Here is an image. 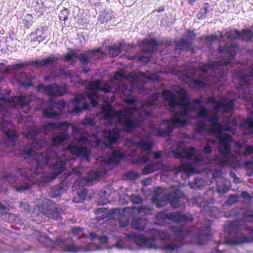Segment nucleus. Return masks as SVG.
Listing matches in <instances>:
<instances>
[{"label": "nucleus", "instance_id": "17", "mask_svg": "<svg viewBox=\"0 0 253 253\" xmlns=\"http://www.w3.org/2000/svg\"><path fill=\"white\" fill-rule=\"evenodd\" d=\"M75 72L71 70L66 71V68L63 65H59L58 67L53 69L48 76L44 77V80L50 82L52 79L65 76L66 77L72 78L75 76Z\"/></svg>", "mask_w": 253, "mask_h": 253}, {"label": "nucleus", "instance_id": "15", "mask_svg": "<svg viewBox=\"0 0 253 253\" xmlns=\"http://www.w3.org/2000/svg\"><path fill=\"white\" fill-rule=\"evenodd\" d=\"M39 91H43L45 94L51 97L62 96L66 93V88L65 86H61L57 84L44 85L40 84L38 86Z\"/></svg>", "mask_w": 253, "mask_h": 253}, {"label": "nucleus", "instance_id": "56", "mask_svg": "<svg viewBox=\"0 0 253 253\" xmlns=\"http://www.w3.org/2000/svg\"><path fill=\"white\" fill-rule=\"evenodd\" d=\"M28 250V249H23L21 248H14L12 251L13 253H23L24 251Z\"/></svg>", "mask_w": 253, "mask_h": 253}, {"label": "nucleus", "instance_id": "44", "mask_svg": "<svg viewBox=\"0 0 253 253\" xmlns=\"http://www.w3.org/2000/svg\"><path fill=\"white\" fill-rule=\"evenodd\" d=\"M71 233L75 236H79L83 234V228L78 226H74L72 228Z\"/></svg>", "mask_w": 253, "mask_h": 253}, {"label": "nucleus", "instance_id": "7", "mask_svg": "<svg viewBox=\"0 0 253 253\" xmlns=\"http://www.w3.org/2000/svg\"><path fill=\"white\" fill-rule=\"evenodd\" d=\"M203 72V80H196L195 86L199 88L205 87L210 84H216L220 81L221 78V60L212 61L205 64L201 67Z\"/></svg>", "mask_w": 253, "mask_h": 253}, {"label": "nucleus", "instance_id": "62", "mask_svg": "<svg viewBox=\"0 0 253 253\" xmlns=\"http://www.w3.org/2000/svg\"><path fill=\"white\" fill-rule=\"evenodd\" d=\"M3 81V74L1 69L0 68V83Z\"/></svg>", "mask_w": 253, "mask_h": 253}, {"label": "nucleus", "instance_id": "9", "mask_svg": "<svg viewBox=\"0 0 253 253\" xmlns=\"http://www.w3.org/2000/svg\"><path fill=\"white\" fill-rule=\"evenodd\" d=\"M32 65L31 61L20 62L12 65L6 66L4 69L0 68L3 74V79L5 74H10L13 75L12 81L17 83L22 86H30L32 85V82L30 75L26 72H21L18 73L20 70Z\"/></svg>", "mask_w": 253, "mask_h": 253}, {"label": "nucleus", "instance_id": "4", "mask_svg": "<svg viewBox=\"0 0 253 253\" xmlns=\"http://www.w3.org/2000/svg\"><path fill=\"white\" fill-rule=\"evenodd\" d=\"M32 101L31 97L25 94L9 98L5 96L0 98V130L9 140L8 146L15 145L14 141L17 137L10 119L13 111L22 110L23 112L27 113L31 109L30 104Z\"/></svg>", "mask_w": 253, "mask_h": 253}, {"label": "nucleus", "instance_id": "48", "mask_svg": "<svg viewBox=\"0 0 253 253\" xmlns=\"http://www.w3.org/2000/svg\"><path fill=\"white\" fill-rule=\"evenodd\" d=\"M112 247H115L118 250H123L125 249L124 241L122 240H118L115 244L112 246Z\"/></svg>", "mask_w": 253, "mask_h": 253}, {"label": "nucleus", "instance_id": "63", "mask_svg": "<svg viewBox=\"0 0 253 253\" xmlns=\"http://www.w3.org/2000/svg\"><path fill=\"white\" fill-rule=\"evenodd\" d=\"M197 0H188V2L190 5H193Z\"/></svg>", "mask_w": 253, "mask_h": 253}, {"label": "nucleus", "instance_id": "46", "mask_svg": "<svg viewBox=\"0 0 253 253\" xmlns=\"http://www.w3.org/2000/svg\"><path fill=\"white\" fill-rule=\"evenodd\" d=\"M9 211V208L6 206L3 205L0 202V216L2 218V216L6 213L7 211Z\"/></svg>", "mask_w": 253, "mask_h": 253}, {"label": "nucleus", "instance_id": "21", "mask_svg": "<svg viewBox=\"0 0 253 253\" xmlns=\"http://www.w3.org/2000/svg\"><path fill=\"white\" fill-rule=\"evenodd\" d=\"M158 45L159 43L156 40L145 39L141 42V50L142 52L152 54L157 50Z\"/></svg>", "mask_w": 253, "mask_h": 253}, {"label": "nucleus", "instance_id": "60", "mask_svg": "<svg viewBox=\"0 0 253 253\" xmlns=\"http://www.w3.org/2000/svg\"><path fill=\"white\" fill-rule=\"evenodd\" d=\"M129 177L132 179L137 178L139 177V175L137 173H132L130 174Z\"/></svg>", "mask_w": 253, "mask_h": 253}, {"label": "nucleus", "instance_id": "53", "mask_svg": "<svg viewBox=\"0 0 253 253\" xmlns=\"http://www.w3.org/2000/svg\"><path fill=\"white\" fill-rule=\"evenodd\" d=\"M119 223L120 226L124 227L128 225L129 221L127 219L123 220L122 219H120L119 221Z\"/></svg>", "mask_w": 253, "mask_h": 253}, {"label": "nucleus", "instance_id": "41", "mask_svg": "<svg viewBox=\"0 0 253 253\" xmlns=\"http://www.w3.org/2000/svg\"><path fill=\"white\" fill-rule=\"evenodd\" d=\"M133 58L145 63H148L151 60L150 56L141 55L140 54L134 56Z\"/></svg>", "mask_w": 253, "mask_h": 253}, {"label": "nucleus", "instance_id": "55", "mask_svg": "<svg viewBox=\"0 0 253 253\" xmlns=\"http://www.w3.org/2000/svg\"><path fill=\"white\" fill-rule=\"evenodd\" d=\"M206 39L208 42H214L217 40V37L216 36L211 35L208 36Z\"/></svg>", "mask_w": 253, "mask_h": 253}, {"label": "nucleus", "instance_id": "38", "mask_svg": "<svg viewBox=\"0 0 253 253\" xmlns=\"http://www.w3.org/2000/svg\"><path fill=\"white\" fill-rule=\"evenodd\" d=\"M129 199L130 201L134 204H140L142 201L143 199L141 196V195L138 194H131L129 197Z\"/></svg>", "mask_w": 253, "mask_h": 253}, {"label": "nucleus", "instance_id": "64", "mask_svg": "<svg viewBox=\"0 0 253 253\" xmlns=\"http://www.w3.org/2000/svg\"><path fill=\"white\" fill-rule=\"evenodd\" d=\"M216 189L218 193H220L221 192V188L218 185H217Z\"/></svg>", "mask_w": 253, "mask_h": 253}, {"label": "nucleus", "instance_id": "11", "mask_svg": "<svg viewBox=\"0 0 253 253\" xmlns=\"http://www.w3.org/2000/svg\"><path fill=\"white\" fill-rule=\"evenodd\" d=\"M40 209L42 214L55 220L60 219L63 212L56 204L47 199L42 201Z\"/></svg>", "mask_w": 253, "mask_h": 253}, {"label": "nucleus", "instance_id": "16", "mask_svg": "<svg viewBox=\"0 0 253 253\" xmlns=\"http://www.w3.org/2000/svg\"><path fill=\"white\" fill-rule=\"evenodd\" d=\"M226 36L230 40H240L243 41H249L251 40L253 37V33L251 29H243L241 31L238 29L234 30L227 31L226 33Z\"/></svg>", "mask_w": 253, "mask_h": 253}, {"label": "nucleus", "instance_id": "34", "mask_svg": "<svg viewBox=\"0 0 253 253\" xmlns=\"http://www.w3.org/2000/svg\"><path fill=\"white\" fill-rule=\"evenodd\" d=\"M94 213L96 215L102 214L100 216H98L99 220H103L108 217V210L106 208L100 207L94 210Z\"/></svg>", "mask_w": 253, "mask_h": 253}, {"label": "nucleus", "instance_id": "52", "mask_svg": "<svg viewBox=\"0 0 253 253\" xmlns=\"http://www.w3.org/2000/svg\"><path fill=\"white\" fill-rule=\"evenodd\" d=\"M226 153H231V143H223V154Z\"/></svg>", "mask_w": 253, "mask_h": 253}, {"label": "nucleus", "instance_id": "43", "mask_svg": "<svg viewBox=\"0 0 253 253\" xmlns=\"http://www.w3.org/2000/svg\"><path fill=\"white\" fill-rule=\"evenodd\" d=\"M82 124L85 126L92 127V125L94 124V120L93 118L86 117L83 121Z\"/></svg>", "mask_w": 253, "mask_h": 253}, {"label": "nucleus", "instance_id": "29", "mask_svg": "<svg viewBox=\"0 0 253 253\" xmlns=\"http://www.w3.org/2000/svg\"><path fill=\"white\" fill-rule=\"evenodd\" d=\"M241 126L246 127L249 133H253V113L243 120Z\"/></svg>", "mask_w": 253, "mask_h": 253}, {"label": "nucleus", "instance_id": "22", "mask_svg": "<svg viewBox=\"0 0 253 253\" xmlns=\"http://www.w3.org/2000/svg\"><path fill=\"white\" fill-rule=\"evenodd\" d=\"M59 60L58 56L54 54L50 55L48 57L42 59H39L31 62L32 65L38 67H52L54 64Z\"/></svg>", "mask_w": 253, "mask_h": 253}, {"label": "nucleus", "instance_id": "61", "mask_svg": "<svg viewBox=\"0 0 253 253\" xmlns=\"http://www.w3.org/2000/svg\"><path fill=\"white\" fill-rule=\"evenodd\" d=\"M211 253H221V251L218 250L216 248H214L211 251Z\"/></svg>", "mask_w": 253, "mask_h": 253}, {"label": "nucleus", "instance_id": "30", "mask_svg": "<svg viewBox=\"0 0 253 253\" xmlns=\"http://www.w3.org/2000/svg\"><path fill=\"white\" fill-rule=\"evenodd\" d=\"M64 192V188L62 184L56 185L51 188L50 195L52 198H56L61 196Z\"/></svg>", "mask_w": 253, "mask_h": 253}, {"label": "nucleus", "instance_id": "28", "mask_svg": "<svg viewBox=\"0 0 253 253\" xmlns=\"http://www.w3.org/2000/svg\"><path fill=\"white\" fill-rule=\"evenodd\" d=\"M191 42L186 38L180 39L175 44V50H190Z\"/></svg>", "mask_w": 253, "mask_h": 253}, {"label": "nucleus", "instance_id": "39", "mask_svg": "<svg viewBox=\"0 0 253 253\" xmlns=\"http://www.w3.org/2000/svg\"><path fill=\"white\" fill-rule=\"evenodd\" d=\"M207 144L204 146L203 152L205 154H209L212 151L211 144L214 142V140L211 139H208L207 140Z\"/></svg>", "mask_w": 253, "mask_h": 253}, {"label": "nucleus", "instance_id": "32", "mask_svg": "<svg viewBox=\"0 0 253 253\" xmlns=\"http://www.w3.org/2000/svg\"><path fill=\"white\" fill-rule=\"evenodd\" d=\"M210 5L208 3H204L203 7L200 9V11L197 14V18L198 19H205L206 17L207 13L210 11Z\"/></svg>", "mask_w": 253, "mask_h": 253}, {"label": "nucleus", "instance_id": "13", "mask_svg": "<svg viewBox=\"0 0 253 253\" xmlns=\"http://www.w3.org/2000/svg\"><path fill=\"white\" fill-rule=\"evenodd\" d=\"M157 218L159 219L165 220L169 219L175 222H187L192 221L193 218L191 215H188L178 211L176 212L167 213L166 211H161L157 215Z\"/></svg>", "mask_w": 253, "mask_h": 253}, {"label": "nucleus", "instance_id": "8", "mask_svg": "<svg viewBox=\"0 0 253 253\" xmlns=\"http://www.w3.org/2000/svg\"><path fill=\"white\" fill-rule=\"evenodd\" d=\"M54 246H59L62 248L63 252L72 253H85L103 250L101 245L93 243L88 244L84 247H77L73 244V241L69 233H64L57 237L55 238Z\"/></svg>", "mask_w": 253, "mask_h": 253}, {"label": "nucleus", "instance_id": "3", "mask_svg": "<svg viewBox=\"0 0 253 253\" xmlns=\"http://www.w3.org/2000/svg\"><path fill=\"white\" fill-rule=\"evenodd\" d=\"M183 141L179 142L175 149L172 151V156L179 159L183 162L178 167L166 166L162 161H151L147 164L143 168V173L145 174L151 173L161 169L168 171H174L176 173L184 172L190 175L193 172L194 166L204 165L205 162L201 156H197L196 149L193 147L185 148Z\"/></svg>", "mask_w": 253, "mask_h": 253}, {"label": "nucleus", "instance_id": "10", "mask_svg": "<svg viewBox=\"0 0 253 253\" xmlns=\"http://www.w3.org/2000/svg\"><path fill=\"white\" fill-rule=\"evenodd\" d=\"M72 172L75 174L79 175L80 178L75 183L79 186L83 187L82 189L79 190L77 191V194L81 201L85 199L86 197L87 191L86 189L84 187L87 185H90L92 181L96 180L98 177H100L102 174L100 171H92L87 176L81 178V174L83 173V169L78 167H75L72 169Z\"/></svg>", "mask_w": 253, "mask_h": 253}, {"label": "nucleus", "instance_id": "14", "mask_svg": "<svg viewBox=\"0 0 253 253\" xmlns=\"http://www.w3.org/2000/svg\"><path fill=\"white\" fill-rule=\"evenodd\" d=\"M101 51L99 48L84 51L79 53L77 50V58L81 65L85 66L91 63L93 60H98L100 58L99 54Z\"/></svg>", "mask_w": 253, "mask_h": 253}, {"label": "nucleus", "instance_id": "27", "mask_svg": "<svg viewBox=\"0 0 253 253\" xmlns=\"http://www.w3.org/2000/svg\"><path fill=\"white\" fill-rule=\"evenodd\" d=\"M123 50V44L121 42H115L112 45L108 47V54L110 57L117 56Z\"/></svg>", "mask_w": 253, "mask_h": 253}, {"label": "nucleus", "instance_id": "1", "mask_svg": "<svg viewBox=\"0 0 253 253\" xmlns=\"http://www.w3.org/2000/svg\"><path fill=\"white\" fill-rule=\"evenodd\" d=\"M126 78L124 71L120 69L113 77V82H116L113 87L107 83H101L99 86L98 89L104 91L102 99L106 103H113L116 96H118L132 105L126 111H116L111 105L103 109L105 118L101 138L97 131L89 133L85 130L83 132L78 127L73 126L74 141L65 147L70 124L65 122L58 124V175L65 170L68 163L75 161L73 156L89 162L91 156L95 155L94 159L96 163H100L103 174L126 157L132 158V163L137 165L148 162L151 155L155 160L162 158L161 151H152L153 144L150 136L154 134L163 137L152 132L153 127L167 129L162 126V122L159 127L155 122V105L159 94L154 93L147 101L138 104L131 94L132 86L124 82Z\"/></svg>", "mask_w": 253, "mask_h": 253}, {"label": "nucleus", "instance_id": "40", "mask_svg": "<svg viewBox=\"0 0 253 253\" xmlns=\"http://www.w3.org/2000/svg\"><path fill=\"white\" fill-rule=\"evenodd\" d=\"M69 13V10L66 8H63L60 11L59 14V17L60 20L66 21L68 18V15Z\"/></svg>", "mask_w": 253, "mask_h": 253}, {"label": "nucleus", "instance_id": "47", "mask_svg": "<svg viewBox=\"0 0 253 253\" xmlns=\"http://www.w3.org/2000/svg\"><path fill=\"white\" fill-rule=\"evenodd\" d=\"M9 211V208L6 206L3 205L0 202V216L2 218V216L6 213L7 211Z\"/></svg>", "mask_w": 253, "mask_h": 253}, {"label": "nucleus", "instance_id": "57", "mask_svg": "<svg viewBox=\"0 0 253 253\" xmlns=\"http://www.w3.org/2000/svg\"><path fill=\"white\" fill-rule=\"evenodd\" d=\"M98 236L94 232H91L90 233V238L92 240H94L95 239H98Z\"/></svg>", "mask_w": 253, "mask_h": 253}, {"label": "nucleus", "instance_id": "26", "mask_svg": "<svg viewBox=\"0 0 253 253\" xmlns=\"http://www.w3.org/2000/svg\"><path fill=\"white\" fill-rule=\"evenodd\" d=\"M239 82L241 85H250L253 83V71L249 72L245 74L243 73H239Z\"/></svg>", "mask_w": 253, "mask_h": 253}, {"label": "nucleus", "instance_id": "20", "mask_svg": "<svg viewBox=\"0 0 253 253\" xmlns=\"http://www.w3.org/2000/svg\"><path fill=\"white\" fill-rule=\"evenodd\" d=\"M246 230L248 231L250 236L253 235V227H247ZM251 242H253V236L251 238H249L247 236L244 235V234L240 235L237 238L229 239L226 240V243L230 246L242 245V244L251 243Z\"/></svg>", "mask_w": 253, "mask_h": 253}, {"label": "nucleus", "instance_id": "31", "mask_svg": "<svg viewBox=\"0 0 253 253\" xmlns=\"http://www.w3.org/2000/svg\"><path fill=\"white\" fill-rule=\"evenodd\" d=\"M131 226L137 230H144L145 221L141 218H133L131 222Z\"/></svg>", "mask_w": 253, "mask_h": 253}, {"label": "nucleus", "instance_id": "19", "mask_svg": "<svg viewBox=\"0 0 253 253\" xmlns=\"http://www.w3.org/2000/svg\"><path fill=\"white\" fill-rule=\"evenodd\" d=\"M70 101L74 106L73 113H78L83 110H87L89 108V105L85 101V97L83 94H77Z\"/></svg>", "mask_w": 253, "mask_h": 253}, {"label": "nucleus", "instance_id": "12", "mask_svg": "<svg viewBox=\"0 0 253 253\" xmlns=\"http://www.w3.org/2000/svg\"><path fill=\"white\" fill-rule=\"evenodd\" d=\"M65 106L64 101L50 98L49 99V104L43 110V114L48 118H56L64 111Z\"/></svg>", "mask_w": 253, "mask_h": 253}, {"label": "nucleus", "instance_id": "54", "mask_svg": "<svg viewBox=\"0 0 253 253\" xmlns=\"http://www.w3.org/2000/svg\"><path fill=\"white\" fill-rule=\"evenodd\" d=\"M221 176V169H216L212 173V177L213 178H218Z\"/></svg>", "mask_w": 253, "mask_h": 253}, {"label": "nucleus", "instance_id": "25", "mask_svg": "<svg viewBox=\"0 0 253 253\" xmlns=\"http://www.w3.org/2000/svg\"><path fill=\"white\" fill-rule=\"evenodd\" d=\"M46 37L44 28L43 27L37 28L35 32L30 34L31 41L35 42L38 41L39 43L42 42Z\"/></svg>", "mask_w": 253, "mask_h": 253}, {"label": "nucleus", "instance_id": "2", "mask_svg": "<svg viewBox=\"0 0 253 253\" xmlns=\"http://www.w3.org/2000/svg\"><path fill=\"white\" fill-rule=\"evenodd\" d=\"M182 96L169 92L165 95V100L168 104L169 112L172 114L169 119L162 120V126L167 127L166 130L158 129L153 127L152 132L166 136L172 133L174 128L187 125L191 120L195 119L196 130L197 134L207 133L219 138L218 153L221 155V124L217 112L221 108V100H217L213 96L207 98V103L216 104L214 112H211L208 108L202 106L201 97L193 100L192 103L188 98L187 91L181 90Z\"/></svg>", "mask_w": 253, "mask_h": 253}, {"label": "nucleus", "instance_id": "45", "mask_svg": "<svg viewBox=\"0 0 253 253\" xmlns=\"http://www.w3.org/2000/svg\"><path fill=\"white\" fill-rule=\"evenodd\" d=\"M243 219L248 222H253V213L247 211L244 214Z\"/></svg>", "mask_w": 253, "mask_h": 253}, {"label": "nucleus", "instance_id": "36", "mask_svg": "<svg viewBox=\"0 0 253 253\" xmlns=\"http://www.w3.org/2000/svg\"><path fill=\"white\" fill-rule=\"evenodd\" d=\"M233 137L230 134H225V133L222 132V167L225 166V162L223 161L224 159V150H223V145L225 142L227 143H231L232 141Z\"/></svg>", "mask_w": 253, "mask_h": 253}, {"label": "nucleus", "instance_id": "37", "mask_svg": "<svg viewBox=\"0 0 253 253\" xmlns=\"http://www.w3.org/2000/svg\"><path fill=\"white\" fill-rule=\"evenodd\" d=\"M87 97L90 100L91 104L92 106L95 107L98 105L97 98H99V95L96 92H89L87 93Z\"/></svg>", "mask_w": 253, "mask_h": 253}, {"label": "nucleus", "instance_id": "58", "mask_svg": "<svg viewBox=\"0 0 253 253\" xmlns=\"http://www.w3.org/2000/svg\"><path fill=\"white\" fill-rule=\"evenodd\" d=\"M187 36L192 40L195 38V35L193 31H188Z\"/></svg>", "mask_w": 253, "mask_h": 253}, {"label": "nucleus", "instance_id": "5", "mask_svg": "<svg viewBox=\"0 0 253 253\" xmlns=\"http://www.w3.org/2000/svg\"><path fill=\"white\" fill-rule=\"evenodd\" d=\"M175 238H170L169 235L162 231L152 229L151 236L146 237L142 234H136L134 232L128 234V237L133 239L142 249H161L172 252L181 248L183 245L184 230L182 228L176 230Z\"/></svg>", "mask_w": 253, "mask_h": 253}, {"label": "nucleus", "instance_id": "50", "mask_svg": "<svg viewBox=\"0 0 253 253\" xmlns=\"http://www.w3.org/2000/svg\"><path fill=\"white\" fill-rule=\"evenodd\" d=\"M108 237L106 235L98 236L97 240L102 244H106L108 241Z\"/></svg>", "mask_w": 253, "mask_h": 253}, {"label": "nucleus", "instance_id": "35", "mask_svg": "<svg viewBox=\"0 0 253 253\" xmlns=\"http://www.w3.org/2000/svg\"><path fill=\"white\" fill-rule=\"evenodd\" d=\"M69 51L64 55V60L66 62L72 61L74 57L77 58V50L68 49Z\"/></svg>", "mask_w": 253, "mask_h": 253}, {"label": "nucleus", "instance_id": "42", "mask_svg": "<svg viewBox=\"0 0 253 253\" xmlns=\"http://www.w3.org/2000/svg\"><path fill=\"white\" fill-rule=\"evenodd\" d=\"M194 72H190L185 68V71L182 74L181 80H185L186 79H190L194 76Z\"/></svg>", "mask_w": 253, "mask_h": 253}, {"label": "nucleus", "instance_id": "18", "mask_svg": "<svg viewBox=\"0 0 253 253\" xmlns=\"http://www.w3.org/2000/svg\"><path fill=\"white\" fill-rule=\"evenodd\" d=\"M238 45L237 43L222 46V66L230 63L237 53Z\"/></svg>", "mask_w": 253, "mask_h": 253}, {"label": "nucleus", "instance_id": "24", "mask_svg": "<svg viewBox=\"0 0 253 253\" xmlns=\"http://www.w3.org/2000/svg\"><path fill=\"white\" fill-rule=\"evenodd\" d=\"M211 223L207 221L205 225L201 227L203 231L197 235V238L199 240V244L203 245L204 242L211 238L210 231L211 230Z\"/></svg>", "mask_w": 253, "mask_h": 253}, {"label": "nucleus", "instance_id": "33", "mask_svg": "<svg viewBox=\"0 0 253 253\" xmlns=\"http://www.w3.org/2000/svg\"><path fill=\"white\" fill-rule=\"evenodd\" d=\"M1 219L4 221H6L9 222H14L17 223L19 222V217L15 214L9 212V211H7L6 213L3 214Z\"/></svg>", "mask_w": 253, "mask_h": 253}, {"label": "nucleus", "instance_id": "59", "mask_svg": "<svg viewBox=\"0 0 253 253\" xmlns=\"http://www.w3.org/2000/svg\"><path fill=\"white\" fill-rule=\"evenodd\" d=\"M241 195L243 198H249L250 197L249 193L247 191L242 192Z\"/></svg>", "mask_w": 253, "mask_h": 253}, {"label": "nucleus", "instance_id": "23", "mask_svg": "<svg viewBox=\"0 0 253 253\" xmlns=\"http://www.w3.org/2000/svg\"><path fill=\"white\" fill-rule=\"evenodd\" d=\"M235 99H226L222 96V114L223 113H230L235 110ZM225 117L222 114V123L224 121ZM230 130L229 127H224L222 124V131Z\"/></svg>", "mask_w": 253, "mask_h": 253}, {"label": "nucleus", "instance_id": "49", "mask_svg": "<svg viewBox=\"0 0 253 253\" xmlns=\"http://www.w3.org/2000/svg\"><path fill=\"white\" fill-rule=\"evenodd\" d=\"M252 153H253V146H251V145H247L244 152V154L245 155H250Z\"/></svg>", "mask_w": 253, "mask_h": 253}, {"label": "nucleus", "instance_id": "6", "mask_svg": "<svg viewBox=\"0 0 253 253\" xmlns=\"http://www.w3.org/2000/svg\"><path fill=\"white\" fill-rule=\"evenodd\" d=\"M181 195V191L176 186H172L167 192L163 187L156 188L153 197V201L156 203L158 208H161L168 203H170L174 208H178L179 204V199Z\"/></svg>", "mask_w": 253, "mask_h": 253}, {"label": "nucleus", "instance_id": "51", "mask_svg": "<svg viewBox=\"0 0 253 253\" xmlns=\"http://www.w3.org/2000/svg\"><path fill=\"white\" fill-rule=\"evenodd\" d=\"M205 181L203 178H197L195 179V185L198 188H201L204 185Z\"/></svg>", "mask_w": 253, "mask_h": 253}]
</instances>
